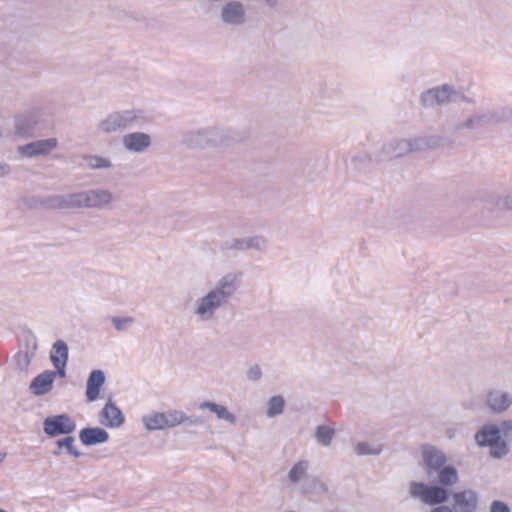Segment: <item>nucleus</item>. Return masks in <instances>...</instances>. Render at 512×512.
<instances>
[{
    "label": "nucleus",
    "mask_w": 512,
    "mask_h": 512,
    "mask_svg": "<svg viewBox=\"0 0 512 512\" xmlns=\"http://www.w3.org/2000/svg\"><path fill=\"white\" fill-rule=\"evenodd\" d=\"M7 454L6 453H0V462L4 461V459L6 458Z\"/></svg>",
    "instance_id": "nucleus-46"
},
{
    "label": "nucleus",
    "mask_w": 512,
    "mask_h": 512,
    "mask_svg": "<svg viewBox=\"0 0 512 512\" xmlns=\"http://www.w3.org/2000/svg\"><path fill=\"white\" fill-rule=\"evenodd\" d=\"M285 400L281 395L272 396L268 401L267 416L273 418L283 413Z\"/></svg>",
    "instance_id": "nucleus-31"
},
{
    "label": "nucleus",
    "mask_w": 512,
    "mask_h": 512,
    "mask_svg": "<svg viewBox=\"0 0 512 512\" xmlns=\"http://www.w3.org/2000/svg\"><path fill=\"white\" fill-rule=\"evenodd\" d=\"M264 1L271 8L275 7L278 3V0H264Z\"/></svg>",
    "instance_id": "nucleus-44"
},
{
    "label": "nucleus",
    "mask_w": 512,
    "mask_h": 512,
    "mask_svg": "<svg viewBox=\"0 0 512 512\" xmlns=\"http://www.w3.org/2000/svg\"><path fill=\"white\" fill-rule=\"evenodd\" d=\"M483 121V117L482 116H472L470 118H468L467 120H465L464 122L462 123H459L456 125V130H461V129H475L478 127V125Z\"/></svg>",
    "instance_id": "nucleus-36"
},
{
    "label": "nucleus",
    "mask_w": 512,
    "mask_h": 512,
    "mask_svg": "<svg viewBox=\"0 0 512 512\" xmlns=\"http://www.w3.org/2000/svg\"><path fill=\"white\" fill-rule=\"evenodd\" d=\"M86 164L91 169H109L112 167V162L108 158L98 155L86 157Z\"/></svg>",
    "instance_id": "nucleus-34"
},
{
    "label": "nucleus",
    "mask_w": 512,
    "mask_h": 512,
    "mask_svg": "<svg viewBox=\"0 0 512 512\" xmlns=\"http://www.w3.org/2000/svg\"><path fill=\"white\" fill-rule=\"evenodd\" d=\"M75 439L72 436H67L63 439H58L55 442V445L59 449L65 448L66 452L73 456L74 458H79L82 454L81 452L74 446Z\"/></svg>",
    "instance_id": "nucleus-33"
},
{
    "label": "nucleus",
    "mask_w": 512,
    "mask_h": 512,
    "mask_svg": "<svg viewBox=\"0 0 512 512\" xmlns=\"http://www.w3.org/2000/svg\"><path fill=\"white\" fill-rule=\"evenodd\" d=\"M335 436V429L327 425H319L315 431V437L319 444L329 446Z\"/></svg>",
    "instance_id": "nucleus-30"
},
{
    "label": "nucleus",
    "mask_w": 512,
    "mask_h": 512,
    "mask_svg": "<svg viewBox=\"0 0 512 512\" xmlns=\"http://www.w3.org/2000/svg\"><path fill=\"white\" fill-rule=\"evenodd\" d=\"M237 289V275L234 273L224 275L195 301L193 315L202 322L212 321L220 310L226 308Z\"/></svg>",
    "instance_id": "nucleus-1"
},
{
    "label": "nucleus",
    "mask_w": 512,
    "mask_h": 512,
    "mask_svg": "<svg viewBox=\"0 0 512 512\" xmlns=\"http://www.w3.org/2000/svg\"><path fill=\"white\" fill-rule=\"evenodd\" d=\"M40 205L47 209H78L76 192L64 195H51L40 200Z\"/></svg>",
    "instance_id": "nucleus-17"
},
{
    "label": "nucleus",
    "mask_w": 512,
    "mask_h": 512,
    "mask_svg": "<svg viewBox=\"0 0 512 512\" xmlns=\"http://www.w3.org/2000/svg\"><path fill=\"white\" fill-rule=\"evenodd\" d=\"M502 423L500 426L494 424L484 425L474 436L479 446L490 448L492 457L500 459L509 452L505 439H502Z\"/></svg>",
    "instance_id": "nucleus-5"
},
{
    "label": "nucleus",
    "mask_w": 512,
    "mask_h": 512,
    "mask_svg": "<svg viewBox=\"0 0 512 512\" xmlns=\"http://www.w3.org/2000/svg\"><path fill=\"white\" fill-rule=\"evenodd\" d=\"M485 403L492 413H504L512 405V393L499 388L491 389L486 394Z\"/></svg>",
    "instance_id": "nucleus-14"
},
{
    "label": "nucleus",
    "mask_w": 512,
    "mask_h": 512,
    "mask_svg": "<svg viewBox=\"0 0 512 512\" xmlns=\"http://www.w3.org/2000/svg\"><path fill=\"white\" fill-rule=\"evenodd\" d=\"M318 85L320 88H324L326 86V83L323 81H319Z\"/></svg>",
    "instance_id": "nucleus-47"
},
{
    "label": "nucleus",
    "mask_w": 512,
    "mask_h": 512,
    "mask_svg": "<svg viewBox=\"0 0 512 512\" xmlns=\"http://www.w3.org/2000/svg\"><path fill=\"white\" fill-rule=\"evenodd\" d=\"M226 248L231 250L246 251L255 249L263 251L267 247V240L262 236H252L247 238H234L226 242Z\"/></svg>",
    "instance_id": "nucleus-21"
},
{
    "label": "nucleus",
    "mask_w": 512,
    "mask_h": 512,
    "mask_svg": "<svg viewBox=\"0 0 512 512\" xmlns=\"http://www.w3.org/2000/svg\"><path fill=\"white\" fill-rule=\"evenodd\" d=\"M99 421L108 428H119L125 421V417L115 403L109 400L99 413Z\"/></svg>",
    "instance_id": "nucleus-18"
},
{
    "label": "nucleus",
    "mask_w": 512,
    "mask_h": 512,
    "mask_svg": "<svg viewBox=\"0 0 512 512\" xmlns=\"http://www.w3.org/2000/svg\"><path fill=\"white\" fill-rule=\"evenodd\" d=\"M114 328L119 331H125L130 325L134 323V318L131 316L126 317H112L111 319Z\"/></svg>",
    "instance_id": "nucleus-35"
},
{
    "label": "nucleus",
    "mask_w": 512,
    "mask_h": 512,
    "mask_svg": "<svg viewBox=\"0 0 512 512\" xmlns=\"http://www.w3.org/2000/svg\"><path fill=\"white\" fill-rule=\"evenodd\" d=\"M219 19L227 27H243L249 21L248 6L241 0H227L220 7Z\"/></svg>",
    "instance_id": "nucleus-7"
},
{
    "label": "nucleus",
    "mask_w": 512,
    "mask_h": 512,
    "mask_svg": "<svg viewBox=\"0 0 512 512\" xmlns=\"http://www.w3.org/2000/svg\"><path fill=\"white\" fill-rule=\"evenodd\" d=\"M490 512H510V509L503 501L495 500L490 505Z\"/></svg>",
    "instance_id": "nucleus-38"
},
{
    "label": "nucleus",
    "mask_w": 512,
    "mask_h": 512,
    "mask_svg": "<svg viewBox=\"0 0 512 512\" xmlns=\"http://www.w3.org/2000/svg\"><path fill=\"white\" fill-rule=\"evenodd\" d=\"M79 439L85 446H93L108 441L109 434L100 427H87L79 432Z\"/></svg>",
    "instance_id": "nucleus-22"
},
{
    "label": "nucleus",
    "mask_w": 512,
    "mask_h": 512,
    "mask_svg": "<svg viewBox=\"0 0 512 512\" xmlns=\"http://www.w3.org/2000/svg\"><path fill=\"white\" fill-rule=\"evenodd\" d=\"M78 209L109 210L115 202L114 193L107 188H90L76 192Z\"/></svg>",
    "instance_id": "nucleus-6"
},
{
    "label": "nucleus",
    "mask_w": 512,
    "mask_h": 512,
    "mask_svg": "<svg viewBox=\"0 0 512 512\" xmlns=\"http://www.w3.org/2000/svg\"><path fill=\"white\" fill-rule=\"evenodd\" d=\"M199 409H208L214 413L219 420H224L232 425L236 424L237 418L235 414L228 411V409L221 404H217L211 401H204L199 404Z\"/></svg>",
    "instance_id": "nucleus-24"
},
{
    "label": "nucleus",
    "mask_w": 512,
    "mask_h": 512,
    "mask_svg": "<svg viewBox=\"0 0 512 512\" xmlns=\"http://www.w3.org/2000/svg\"><path fill=\"white\" fill-rule=\"evenodd\" d=\"M140 118L139 110L114 111L98 122L96 130L101 135L121 132L133 127Z\"/></svg>",
    "instance_id": "nucleus-4"
},
{
    "label": "nucleus",
    "mask_w": 512,
    "mask_h": 512,
    "mask_svg": "<svg viewBox=\"0 0 512 512\" xmlns=\"http://www.w3.org/2000/svg\"><path fill=\"white\" fill-rule=\"evenodd\" d=\"M452 507L455 512H476L479 504V494L474 489H464L452 493Z\"/></svg>",
    "instance_id": "nucleus-13"
},
{
    "label": "nucleus",
    "mask_w": 512,
    "mask_h": 512,
    "mask_svg": "<svg viewBox=\"0 0 512 512\" xmlns=\"http://www.w3.org/2000/svg\"><path fill=\"white\" fill-rule=\"evenodd\" d=\"M247 376L250 380H253V381L259 380L262 376L260 367L258 365L251 367L247 372Z\"/></svg>",
    "instance_id": "nucleus-40"
},
{
    "label": "nucleus",
    "mask_w": 512,
    "mask_h": 512,
    "mask_svg": "<svg viewBox=\"0 0 512 512\" xmlns=\"http://www.w3.org/2000/svg\"><path fill=\"white\" fill-rule=\"evenodd\" d=\"M50 360L53 365L67 364L68 361V346L63 340H57L50 353Z\"/></svg>",
    "instance_id": "nucleus-27"
},
{
    "label": "nucleus",
    "mask_w": 512,
    "mask_h": 512,
    "mask_svg": "<svg viewBox=\"0 0 512 512\" xmlns=\"http://www.w3.org/2000/svg\"><path fill=\"white\" fill-rule=\"evenodd\" d=\"M61 450L62 449L57 448L56 450L53 451V455L54 456H60L61 455Z\"/></svg>",
    "instance_id": "nucleus-45"
},
{
    "label": "nucleus",
    "mask_w": 512,
    "mask_h": 512,
    "mask_svg": "<svg viewBox=\"0 0 512 512\" xmlns=\"http://www.w3.org/2000/svg\"><path fill=\"white\" fill-rule=\"evenodd\" d=\"M66 365L67 364H64V363H62L60 365H53L54 368L56 369L55 371H53V373L55 374V378L57 376L65 377V375H66V370H65L66 369Z\"/></svg>",
    "instance_id": "nucleus-41"
},
{
    "label": "nucleus",
    "mask_w": 512,
    "mask_h": 512,
    "mask_svg": "<svg viewBox=\"0 0 512 512\" xmlns=\"http://www.w3.org/2000/svg\"><path fill=\"white\" fill-rule=\"evenodd\" d=\"M57 146L58 140L52 137L20 145L17 147V152L23 158H34L49 155Z\"/></svg>",
    "instance_id": "nucleus-11"
},
{
    "label": "nucleus",
    "mask_w": 512,
    "mask_h": 512,
    "mask_svg": "<svg viewBox=\"0 0 512 512\" xmlns=\"http://www.w3.org/2000/svg\"><path fill=\"white\" fill-rule=\"evenodd\" d=\"M386 159H393L404 156L411 152V146L407 139L391 141L383 147Z\"/></svg>",
    "instance_id": "nucleus-25"
},
{
    "label": "nucleus",
    "mask_w": 512,
    "mask_h": 512,
    "mask_svg": "<svg viewBox=\"0 0 512 512\" xmlns=\"http://www.w3.org/2000/svg\"><path fill=\"white\" fill-rule=\"evenodd\" d=\"M466 96L459 90L448 84L428 89L421 95V103L424 107H434L450 102L465 101Z\"/></svg>",
    "instance_id": "nucleus-8"
},
{
    "label": "nucleus",
    "mask_w": 512,
    "mask_h": 512,
    "mask_svg": "<svg viewBox=\"0 0 512 512\" xmlns=\"http://www.w3.org/2000/svg\"><path fill=\"white\" fill-rule=\"evenodd\" d=\"M230 139L229 132L219 127H208L187 132L182 142L191 149L216 148L225 145Z\"/></svg>",
    "instance_id": "nucleus-3"
},
{
    "label": "nucleus",
    "mask_w": 512,
    "mask_h": 512,
    "mask_svg": "<svg viewBox=\"0 0 512 512\" xmlns=\"http://www.w3.org/2000/svg\"><path fill=\"white\" fill-rule=\"evenodd\" d=\"M11 172V167L5 162H0V177H4Z\"/></svg>",
    "instance_id": "nucleus-43"
},
{
    "label": "nucleus",
    "mask_w": 512,
    "mask_h": 512,
    "mask_svg": "<svg viewBox=\"0 0 512 512\" xmlns=\"http://www.w3.org/2000/svg\"><path fill=\"white\" fill-rule=\"evenodd\" d=\"M383 450V445L378 442H358L354 446V451L359 456H366V455H373L377 456L379 455Z\"/></svg>",
    "instance_id": "nucleus-29"
},
{
    "label": "nucleus",
    "mask_w": 512,
    "mask_h": 512,
    "mask_svg": "<svg viewBox=\"0 0 512 512\" xmlns=\"http://www.w3.org/2000/svg\"><path fill=\"white\" fill-rule=\"evenodd\" d=\"M502 434L505 440L512 441V420L502 422Z\"/></svg>",
    "instance_id": "nucleus-39"
},
{
    "label": "nucleus",
    "mask_w": 512,
    "mask_h": 512,
    "mask_svg": "<svg viewBox=\"0 0 512 512\" xmlns=\"http://www.w3.org/2000/svg\"><path fill=\"white\" fill-rule=\"evenodd\" d=\"M437 506L432 508L430 512H455L453 507H449L447 505L442 504H436Z\"/></svg>",
    "instance_id": "nucleus-42"
},
{
    "label": "nucleus",
    "mask_w": 512,
    "mask_h": 512,
    "mask_svg": "<svg viewBox=\"0 0 512 512\" xmlns=\"http://www.w3.org/2000/svg\"><path fill=\"white\" fill-rule=\"evenodd\" d=\"M76 429V423L67 414L47 417L43 422V430L49 437L69 435Z\"/></svg>",
    "instance_id": "nucleus-10"
},
{
    "label": "nucleus",
    "mask_w": 512,
    "mask_h": 512,
    "mask_svg": "<svg viewBox=\"0 0 512 512\" xmlns=\"http://www.w3.org/2000/svg\"><path fill=\"white\" fill-rule=\"evenodd\" d=\"M174 415V427L185 424L188 426H197L201 425L203 422L199 417H190L187 416L184 412L179 410H173Z\"/></svg>",
    "instance_id": "nucleus-32"
},
{
    "label": "nucleus",
    "mask_w": 512,
    "mask_h": 512,
    "mask_svg": "<svg viewBox=\"0 0 512 512\" xmlns=\"http://www.w3.org/2000/svg\"><path fill=\"white\" fill-rule=\"evenodd\" d=\"M105 383V374L102 370H93L87 379L86 398L93 402L99 397L100 388Z\"/></svg>",
    "instance_id": "nucleus-23"
},
{
    "label": "nucleus",
    "mask_w": 512,
    "mask_h": 512,
    "mask_svg": "<svg viewBox=\"0 0 512 512\" xmlns=\"http://www.w3.org/2000/svg\"><path fill=\"white\" fill-rule=\"evenodd\" d=\"M42 116V109L34 107L27 109L14 118L15 133L21 137H29L33 135L36 126L39 124Z\"/></svg>",
    "instance_id": "nucleus-9"
},
{
    "label": "nucleus",
    "mask_w": 512,
    "mask_h": 512,
    "mask_svg": "<svg viewBox=\"0 0 512 512\" xmlns=\"http://www.w3.org/2000/svg\"><path fill=\"white\" fill-rule=\"evenodd\" d=\"M435 473H437V481L440 485L411 482L409 486L411 497L419 499L429 506L445 503L449 498V492L446 487H451L458 482V472L454 466L445 465Z\"/></svg>",
    "instance_id": "nucleus-2"
},
{
    "label": "nucleus",
    "mask_w": 512,
    "mask_h": 512,
    "mask_svg": "<svg viewBox=\"0 0 512 512\" xmlns=\"http://www.w3.org/2000/svg\"><path fill=\"white\" fill-rule=\"evenodd\" d=\"M36 350H37V339L32 333H28L26 349L20 350L13 357L16 368L19 371L27 372L28 367L31 364V361L34 358Z\"/></svg>",
    "instance_id": "nucleus-19"
},
{
    "label": "nucleus",
    "mask_w": 512,
    "mask_h": 512,
    "mask_svg": "<svg viewBox=\"0 0 512 512\" xmlns=\"http://www.w3.org/2000/svg\"><path fill=\"white\" fill-rule=\"evenodd\" d=\"M55 381V374L52 370H45L37 375L29 385V391L34 396H43L48 394Z\"/></svg>",
    "instance_id": "nucleus-20"
},
{
    "label": "nucleus",
    "mask_w": 512,
    "mask_h": 512,
    "mask_svg": "<svg viewBox=\"0 0 512 512\" xmlns=\"http://www.w3.org/2000/svg\"><path fill=\"white\" fill-rule=\"evenodd\" d=\"M422 458L424 470L429 479L434 481L433 475L436 471L445 466L447 461L446 455L440 449L432 445H424L422 447Z\"/></svg>",
    "instance_id": "nucleus-12"
},
{
    "label": "nucleus",
    "mask_w": 512,
    "mask_h": 512,
    "mask_svg": "<svg viewBox=\"0 0 512 512\" xmlns=\"http://www.w3.org/2000/svg\"><path fill=\"white\" fill-rule=\"evenodd\" d=\"M309 469V462L307 460H300L296 462L288 472V480L292 484L300 482L307 475Z\"/></svg>",
    "instance_id": "nucleus-28"
},
{
    "label": "nucleus",
    "mask_w": 512,
    "mask_h": 512,
    "mask_svg": "<svg viewBox=\"0 0 512 512\" xmlns=\"http://www.w3.org/2000/svg\"><path fill=\"white\" fill-rule=\"evenodd\" d=\"M407 140L411 146V152L433 149L438 147L441 142V138L438 136H423Z\"/></svg>",
    "instance_id": "nucleus-26"
},
{
    "label": "nucleus",
    "mask_w": 512,
    "mask_h": 512,
    "mask_svg": "<svg viewBox=\"0 0 512 512\" xmlns=\"http://www.w3.org/2000/svg\"><path fill=\"white\" fill-rule=\"evenodd\" d=\"M496 205L500 210H512V190L499 196Z\"/></svg>",
    "instance_id": "nucleus-37"
},
{
    "label": "nucleus",
    "mask_w": 512,
    "mask_h": 512,
    "mask_svg": "<svg viewBox=\"0 0 512 512\" xmlns=\"http://www.w3.org/2000/svg\"><path fill=\"white\" fill-rule=\"evenodd\" d=\"M142 423L148 431L174 428L173 410L151 412L142 416Z\"/></svg>",
    "instance_id": "nucleus-16"
},
{
    "label": "nucleus",
    "mask_w": 512,
    "mask_h": 512,
    "mask_svg": "<svg viewBox=\"0 0 512 512\" xmlns=\"http://www.w3.org/2000/svg\"><path fill=\"white\" fill-rule=\"evenodd\" d=\"M122 145L130 153L146 152L152 144V138L145 132H130L122 136Z\"/></svg>",
    "instance_id": "nucleus-15"
}]
</instances>
